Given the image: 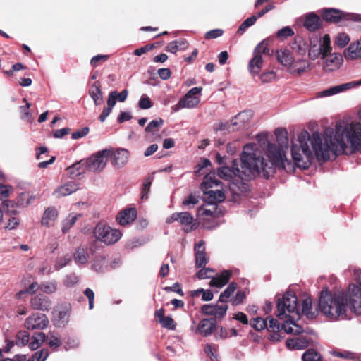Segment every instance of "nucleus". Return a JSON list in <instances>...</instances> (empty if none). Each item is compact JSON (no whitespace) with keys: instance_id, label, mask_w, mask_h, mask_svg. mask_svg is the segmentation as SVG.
<instances>
[{"instance_id":"412c9836","label":"nucleus","mask_w":361,"mask_h":361,"mask_svg":"<svg viewBox=\"0 0 361 361\" xmlns=\"http://www.w3.org/2000/svg\"><path fill=\"white\" fill-rule=\"evenodd\" d=\"M193 221L192 216L188 212H175L166 219V222L169 224L178 221L184 226H190Z\"/></svg>"},{"instance_id":"f704fd0d","label":"nucleus","mask_w":361,"mask_h":361,"mask_svg":"<svg viewBox=\"0 0 361 361\" xmlns=\"http://www.w3.org/2000/svg\"><path fill=\"white\" fill-rule=\"evenodd\" d=\"M85 170H87L85 168V160H81L67 168V171L71 178L79 176L85 173Z\"/></svg>"},{"instance_id":"e2e57ef3","label":"nucleus","mask_w":361,"mask_h":361,"mask_svg":"<svg viewBox=\"0 0 361 361\" xmlns=\"http://www.w3.org/2000/svg\"><path fill=\"white\" fill-rule=\"evenodd\" d=\"M216 207H214V209L200 208L198 209V215L202 216L203 219H205L207 217H212L214 216V214L215 212Z\"/></svg>"},{"instance_id":"6e6d98bb","label":"nucleus","mask_w":361,"mask_h":361,"mask_svg":"<svg viewBox=\"0 0 361 361\" xmlns=\"http://www.w3.org/2000/svg\"><path fill=\"white\" fill-rule=\"evenodd\" d=\"M17 343L22 345L29 344L30 334L25 331H21L16 335Z\"/></svg>"},{"instance_id":"864d4df0","label":"nucleus","mask_w":361,"mask_h":361,"mask_svg":"<svg viewBox=\"0 0 361 361\" xmlns=\"http://www.w3.org/2000/svg\"><path fill=\"white\" fill-rule=\"evenodd\" d=\"M79 281L78 276L75 274H70L66 276L63 284L66 287H73Z\"/></svg>"},{"instance_id":"1a4fd4ad","label":"nucleus","mask_w":361,"mask_h":361,"mask_svg":"<svg viewBox=\"0 0 361 361\" xmlns=\"http://www.w3.org/2000/svg\"><path fill=\"white\" fill-rule=\"evenodd\" d=\"M269 41L264 39L257 44L253 52V57L248 63V71L253 75H258L263 66L262 54L267 53L268 50Z\"/></svg>"},{"instance_id":"4468645a","label":"nucleus","mask_w":361,"mask_h":361,"mask_svg":"<svg viewBox=\"0 0 361 361\" xmlns=\"http://www.w3.org/2000/svg\"><path fill=\"white\" fill-rule=\"evenodd\" d=\"M48 325L49 319L47 317L41 313L32 314L25 319L24 324L27 330H42L46 329Z\"/></svg>"},{"instance_id":"5701e85b","label":"nucleus","mask_w":361,"mask_h":361,"mask_svg":"<svg viewBox=\"0 0 361 361\" xmlns=\"http://www.w3.org/2000/svg\"><path fill=\"white\" fill-rule=\"evenodd\" d=\"M224 199L225 195L221 190L203 191V200L209 204L216 205L217 202H221Z\"/></svg>"},{"instance_id":"39448f33","label":"nucleus","mask_w":361,"mask_h":361,"mask_svg":"<svg viewBox=\"0 0 361 361\" xmlns=\"http://www.w3.org/2000/svg\"><path fill=\"white\" fill-rule=\"evenodd\" d=\"M284 323L281 325L279 321L271 317H267L268 323L266 328L269 331L268 338L273 342H279L283 338L282 330L287 334H299L303 332L302 328L295 322V318L283 319Z\"/></svg>"},{"instance_id":"dca6fc26","label":"nucleus","mask_w":361,"mask_h":361,"mask_svg":"<svg viewBox=\"0 0 361 361\" xmlns=\"http://www.w3.org/2000/svg\"><path fill=\"white\" fill-rule=\"evenodd\" d=\"M129 152L123 148H118L116 150L109 149L111 164L116 167H122L128 161Z\"/></svg>"},{"instance_id":"4be33fe9","label":"nucleus","mask_w":361,"mask_h":361,"mask_svg":"<svg viewBox=\"0 0 361 361\" xmlns=\"http://www.w3.org/2000/svg\"><path fill=\"white\" fill-rule=\"evenodd\" d=\"M251 117L252 113L249 111H245L239 113L232 119L228 129L233 131L239 129L248 122Z\"/></svg>"},{"instance_id":"4c0bfd02","label":"nucleus","mask_w":361,"mask_h":361,"mask_svg":"<svg viewBox=\"0 0 361 361\" xmlns=\"http://www.w3.org/2000/svg\"><path fill=\"white\" fill-rule=\"evenodd\" d=\"M307 42L301 37H296L291 45L292 49L300 56H304L307 49Z\"/></svg>"},{"instance_id":"9b49d317","label":"nucleus","mask_w":361,"mask_h":361,"mask_svg":"<svg viewBox=\"0 0 361 361\" xmlns=\"http://www.w3.org/2000/svg\"><path fill=\"white\" fill-rule=\"evenodd\" d=\"M321 15L324 20L331 23H339L343 20L355 22L361 20L360 15L353 13H345L336 8H325L322 11Z\"/></svg>"},{"instance_id":"aec40b11","label":"nucleus","mask_w":361,"mask_h":361,"mask_svg":"<svg viewBox=\"0 0 361 361\" xmlns=\"http://www.w3.org/2000/svg\"><path fill=\"white\" fill-rule=\"evenodd\" d=\"M79 184L74 181H68L58 187L54 192L53 195L56 198H61L69 195L79 189Z\"/></svg>"},{"instance_id":"49530a36","label":"nucleus","mask_w":361,"mask_h":361,"mask_svg":"<svg viewBox=\"0 0 361 361\" xmlns=\"http://www.w3.org/2000/svg\"><path fill=\"white\" fill-rule=\"evenodd\" d=\"M153 181V177L149 176L147 178H145L142 188L141 191V199L142 200H147L149 197V193L150 191V187L152 185V183Z\"/></svg>"},{"instance_id":"393cba45","label":"nucleus","mask_w":361,"mask_h":361,"mask_svg":"<svg viewBox=\"0 0 361 361\" xmlns=\"http://www.w3.org/2000/svg\"><path fill=\"white\" fill-rule=\"evenodd\" d=\"M137 216V211L134 208L126 209L118 213L116 220L121 226H126L134 221Z\"/></svg>"},{"instance_id":"f257e3e1","label":"nucleus","mask_w":361,"mask_h":361,"mask_svg":"<svg viewBox=\"0 0 361 361\" xmlns=\"http://www.w3.org/2000/svg\"><path fill=\"white\" fill-rule=\"evenodd\" d=\"M300 145L291 146V154L297 166L307 169L315 157L319 161H326L331 157L343 154L350 144L353 151L361 150V129L359 123H348L339 121L336 124L335 131L327 128L324 132H313L312 135L306 130L298 135Z\"/></svg>"},{"instance_id":"ddd939ff","label":"nucleus","mask_w":361,"mask_h":361,"mask_svg":"<svg viewBox=\"0 0 361 361\" xmlns=\"http://www.w3.org/2000/svg\"><path fill=\"white\" fill-rule=\"evenodd\" d=\"M214 273V271L212 269L204 268L197 272V276L199 279L212 278L209 285L211 286L221 288L228 283L231 276V274L228 270H224L220 275L216 276V277H212V274Z\"/></svg>"},{"instance_id":"a18cd8bd","label":"nucleus","mask_w":361,"mask_h":361,"mask_svg":"<svg viewBox=\"0 0 361 361\" xmlns=\"http://www.w3.org/2000/svg\"><path fill=\"white\" fill-rule=\"evenodd\" d=\"M49 355V351L47 349H42L32 354L31 357L27 355L28 361H45Z\"/></svg>"},{"instance_id":"58836bf2","label":"nucleus","mask_w":361,"mask_h":361,"mask_svg":"<svg viewBox=\"0 0 361 361\" xmlns=\"http://www.w3.org/2000/svg\"><path fill=\"white\" fill-rule=\"evenodd\" d=\"M46 338V335L43 332H39L34 335L31 341L29 343V348L32 350H36L41 346V345L44 343Z\"/></svg>"},{"instance_id":"5fc2aeb1","label":"nucleus","mask_w":361,"mask_h":361,"mask_svg":"<svg viewBox=\"0 0 361 361\" xmlns=\"http://www.w3.org/2000/svg\"><path fill=\"white\" fill-rule=\"evenodd\" d=\"M164 121L161 118L153 120L150 121L145 128L146 132H154L159 129V128L163 124Z\"/></svg>"},{"instance_id":"423d86ee","label":"nucleus","mask_w":361,"mask_h":361,"mask_svg":"<svg viewBox=\"0 0 361 361\" xmlns=\"http://www.w3.org/2000/svg\"><path fill=\"white\" fill-rule=\"evenodd\" d=\"M277 317L280 319L295 318V322L300 317V310L296 295L287 291L277 302Z\"/></svg>"},{"instance_id":"0eeeda50","label":"nucleus","mask_w":361,"mask_h":361,"mask_svg":"<svg viewBox=\"0 0 361 361\" xmlns=\"http://www.w3.org/2000/svg\"><path fill=\"white\" fill-rule=\"evenodd\" d=\"M324 54L322 57L323 60L322 68L326 72L334 71L339 68L343 62L341 54L331 53V39L328 34L324 35Z\"/></svg>"},{"instance_id":"052dcab7","label":"nucleus","mask_w":361,"mask_h":361,"mask_svg":"<svg viewBox=\"0 0 361 361\" xmlns=\"http://www.w3.org/2000/svg\"><path fill=\"white\" fill-rule=\"evenodd\" d=\"M109 58V56L106 55V54L105 55L99 54V55L94 56L92 58V59L90 61V64L93 67H97L100 64V62H104L106 60H108Z\"/></svg>"},{"instance_id":"c9c22d12","label":"nucleus","mask_w":361,"mask_h":361,"mask_svg":"<svg viewBox=\"0 0 361 361\" xmlns=\"http://www.w3.org/2000/svg\"><path fill=\"white\" fill-rule=\"evenodd\" d=\"M276 59L283 66L291 67L293 63V58L288 49H281L276 52Z\"/></svg>"},{"instance_id":"8fccbe9b","label":"nucleus","mask_w":361,"mask_h":361,"mask_svg":"<svg viewBox=\"0 0 361 361\" xmlns=\"http://www.w3.org/2000/svg\"><path fill=\"white\" fill-rule=\"evenodd\" d=\"M57 289V285L55 281L44 282L41 284L40 290L47 294H51L56 292Z\"/></svg>"},{"instance_id":"37998d69","label":"nucleus","mask_w":361,"mask_h":361,"mask_svg":"<svg viewBox=\"0 0 361 361\" xmlns=\"http://www.w3.org/2000/svg\"><path fill=\"white\" fill-rule=\"evenodd\" d=\"M237 288L235 283H231L222 292L219 296V300L221 302H227L230 296L234 293Z\"/></svg>"},{"instance_id":"e433bc0d","label":"nucleus","mask_w":361,"mask_h":361,"mask_svg":"<svg viewBox=\"0 0 361 361\" xmlns=\"http://www.w3.org/2000/svg\"><path fill=\"white\" fill-rule=\"evenodd\" d=\"M291 73L301 75L302 73L308 71L310 69V63L306 60H298L293 61L291 67Z\"/></svg>"},{"instance_id":"7ed1b4c3","label":"nucleus","mask_w":361,"mask_h":361,"mask_svg":"<svg viewBox=\"0 0 361 361\" xmlns=\"http://www.w3.org/2000/svg\"><path fill=\"white\" fill-rule=\"evenodd\" d=\"M319 312L329 321L350 319L349 312L361 314V287L350 284L346 292H331L327 288L320 293Z\"/></svg>"},{"instance_id":"0e129e2a","label":"nucleus","mask_w":361,"mask_h":361,"mask_svg":"<svg viewBox=\"0 0 361 361\" xmlns=\"http://www.w3.org/2000/svg\"><path fill=\"white\" fill-rule=\"evenodd\" d=\"M245 297H246L245 292L238 291L236 293L235 296L234 298H233L231 300L233 305H238L241 304L243 302Z\"/></svg>"},{"instance_id":"2eb2a0df","label":"nucleus","mask_w":361,"mask_h":361,"mask_svg":"<svg viewBox=\"0 0 361 361\" xmlns=\"http://www.w3.org/2000/svg\"><path fill=\"white\" fill-rule=\"evenodd\" d=\"M358 85H361V79L357 81H351L349 82L341 84L338 85H336L334 87H331L327 90H325L324 91L319 92L317 93L318 97H329L331 95L336 94L340 92H345L348 90L354 88Z\"/></svg>"},{"instance_id":"6ab92c4d","label":"nucleus","mask_w":361,"mask_h":361,"mask_svg":"<svg viewBox=\"0 0 361 361\" xmlns=\"http://www.w3.org/2000/svg\"><path fill=\"white\" fill-rule=\"evenodd\" d=\"M51 301L47 297L42 295H37L32 298L30 305L34 310L40 311H49L51 307Z\"/></svg>"},{"instance_id":"7c9ffc66","label":"nucleus","mask_w":361,"mask_h":361,"mask_svg":"<svg viewBox=\"0 0 361 361\" xmlns=\"http://www.w3.org/2000/svg\"><path fill=\"white\" fill-rule=\"evenodd\" d=\"M58 216V211L54 207L47 208L43 214L42 224L49 227L52 226Z\"/></svg>"},{"instance_id":"72a5a7b5","label":"nucleus","mask_w":361,"mask_h":361,"mask_svg":"<svg viewBox=\"0 0 361 361\" xmlns=\"http://www.w3.org/2000/svg\"><path fill=\"white\" fill-rule=\"evenodd\" d=\"M274 133L279 145L278 147L286 151L289 142L287 130L285 128H276Z\"/></svg>"},{"instance_id":"f8f14e48","label":"nucleus","mask_w":361,"mask_h":361,"mask_svg":"<svg viewBox=\"0 0 361 361\" xmlns=\"http://www.w3.org/2000/svg\"><path fill=\"white\" fill-rule=\"evenodd\" d=\"M109 157V149L100 150L86 159L85 168L90 172H100L106 166Z\"/></svg>"},{"instance_id":"6e6552de","label":"nucleus","mask_w":361,"mask_h":361,"mask_svg":"<svg viewBox=\"0 0 361 361\" xmlns=\"http://www.w3.org/2000/svg\"><path fill=\"white\" fill-rule=\"evenodd\" d=\"M93 233L96 239L106 245H112L116 243L122 236L119 230L113 229L103 222H99L97 224Z\"/></svg>"},{"instance_id":"a878e982","label":"nucleus","mask_w":361,"mask_h":361,"mask_svg":"<svg viewBox=\"0 0 361 361\" xmlns=\"http://www.w3.org/2000/svg\"><path fill=\"white\" fill-rule=\"evenodd\" d=\"M304 27L309 31H315L321 27V20L318 15L314 12L307 13L304 20Z\"/></svg>"},{"instance_id":"13d9d810","label":"nucleus","mask_w":361,"mask_h":361,"mask_svg":"<svg viewBox=\"0 0 361 361\" xmlns=\"http://www.w3.org/2000/svg\"><path fill=\"white\" fill-rule=\"evenodd\" d=\"M159 323L167 329L174 330L176 328V323L171 317H165Z\"/></svg>"},{"instance_id":"bf43d9fd","label":"nucleus","mask_w":361,"mask_h":361,"mask_svg":"<svg viewBox=\"0 0 361 361\" xmlns=\"http://www.w3.org/2000/svg\"><path fill=\"white\" fill-rule=\"evenodd\" d=\"M196 257V266L197 267H204L207 264L209 259L206 255V253L197 254Z\"/></svg>"},{"instance_id":"69168bd1","label":"nucleus","mask_w":361,"mask_h":361,"mask_svg":"<svg viewBox=\"0 0 361 361\" xmlns=\"http://www.w3.org/2000/svg\"><path fill=\"white\" fill-rule=\"evenodd\" d=\"M104 259L103 257L96 258L92 264V269L97 272L102 271L104 265Z\"/></svg>"},{"instance_id":"20e7f679","label":"nucleus","mask_w":361,"mask_h":361,"mask_svg":"<svg viewBox=\"0 0 361 361\" xmlns=\"http://www.w3.org/2000/svg\"><path fill=\"white\" fill-rule=\"evenodd\" d=\"M245 168L243 161V153L240 159H234L232 165L229 166H221L218 169L217 174L219 178L231 181L228 185L229 190L232 193V198L234 202H238L242 194L249 190V185L245 180L251 179L255 176H248L244 173Z\"/></svg>"},{"instance_id":"c756f323","label":"nucleus","mask_w":361,"mask_h":361,"mask_svg":"<svg viewBox=\"0 0 361 361\" xmlns=\"http://www.w3.org/2000/svg\"><path fill=\"white\" fill-rule=\"evenodd\" d=\"M309 341L305 337H299L288 339L286 341V347L291 350H302L307 348Z\"/></svg>"},{"instance_id":"09e8293b","label":"nucleus","mask_w":361,"mask_h":361,"mask_svg":"<svg viewBox=\"0 0 361 361\" xmlns=\"http://www.w3.org/2000/svg\"><path fill=\"white\" fill-rule=\"evenodd\" d=\"M71 255L69 254L66 255L63 257H58L55 262V269L59 270L66 267L71 261Z\"/></svg>"},{"instance_id":"3c124183","label":"nucleus","mask_w":361,"mask_h":361,"mask_svg":"<svg viewBox=\"0 0 361 361\" xmlns=\"http://www.w3.org/2000/svg\"><path fill=\"white\" fill-rule=\"evenodd\" d=\"M294 35L293 30L290 26H286L279 30L276 34V37L279 39H286Z\"/></svg>"},{"instance_id":"680f3d73","label":"nucleus","mask_w":361,"mask_h":361,"mask_svg":"<svg viewBox=\"0 0 361 361\" xmlns=\"http://www.w3.org/2000/svg\"><path fill=\"white\" fill-rule=\"evenodd\" d=\"M152 106V102L148 97L142 95L139 101V107L142 109H148Z\"/></svg>"},{"instance_id":"a19ab883","label":"nucleus","mask_w":361,"mask_h":361,"mask_svg":"<svg viewBox=\"0 0 361 361\" xmlns=\"http://www.w3.org/2000/svg\"><path fill=\"white\" fill-rule=\"evenodd\" d=\"M80 214H70L66 219L62 221L61 231L63 233H67L70 228L75 224Z\"/></svg>"},{"instance_id":"b1692460","label":"nucleus","mask_w":361,"mask_h":361,"mask_svg":"<svg viewBox=\"0 0 361 361\" xmlns=\"http://www.w3.org/2000/svg\"><path fill=\"white\" fill-rule=\"evenodd\" d=\"M93 253V249L92 247L87 249L84 247H78L74 254L73 259L78 266L85 265L90 257V254Z\"/></svg>"},{"instance_id":"c03bdc74","label":"nucleus","mask_w":361,"mask_h":361,"mask_svg":"<svg viewBox=\"0 0 361 361\" xmlns=\"http://www.w3.org/2000/svg\"><path fill=\"white\" fill-rule=\"evenodd\" d=\"M350 37L347 33L340 32L335 37L334 43L337 47L343 48L350 42Z\"/></svg>"},{"instance_id":"a211bd4d","label":"nucleus","mask_w":361,"mask_h":361,"mask_svg":"<svg viewBox=\"0 0 361 361\" xmlns=\"http://www.w3.org/2000/svg\"><path fill=\"white\" fill-rule=\"evenodd\" d=\"M227 310V305H214L207 304L202 307V311L204 314L214 316L216 319L222 318L226 314Z\"/></svg>"},{"instance_id":"338daca9","label":"nucleus","mask_w":361,"mask_h":361,"mask_svg":"<svg viewBox=\"0 0 361 361\" xmlns=\"http://www.w3.org/2000/svg\"><path fill=\"white\" fill-rule=\"evenodd\" d=\"M204 351L212 360H217L216 352L212 345L207 344L204 348Z\"/></svg>"},{"instance_id":"bb28decb","label":"nucleus","mask_w":361,"mask_h":361,"mask_svg":"<svg viewBox=\"0 0 361 361\" xmlns=\"http://www.w3.org/2000/svg\"><path fill=\"white\" fill-rule=\"evenodd\" d=\"M319 312V307L313 310L312 301L310 297H307L302 300L301 312L307 319H315Z\"/></svg>"},{"instance_id":"473e14b6","label":"nucleus","mask_w":361,"mask_h":361,"mask_svg":"<svg viewBox=\"0 0 361 361\" xmlns=\"http://www.w3.org/2000/svg\"><path fill=\"white\" fill-rule=\"evenodd\" d=\"M89 94L93 99L96 106H99L103 103V97L99 82L96 81L94 82L89 90Z\"/></svg>"},{"instance_id":"cd10ccee","label":"nucleus","mask_w":361,"mask_h":361,"mask_svg":"<svg viewBox=\"0 0 361 361\" xmlns=\"http://www.w3.org/2000/svg\"><path fill=\"white\" fill-rule=\"evenodd\" d=\"M216 324L214 319H203L199 323L197 331L203 336H208L213 332Z\"/></svg>"},{"instance_id":"4d7b16f0","label":"nucleus","mask_w":361,"mask_h":361,"mask_svg":"<svg viewBox=\"0 0 361 361\" xmlns=\"http://www.w3.org/2000/svg\"><path fill=\"white\" fill-rule=\"evenodd\" d=\"M47 343L50 348H56L59 347L61 344V339L51 334L47 336Z\"/></svg>"},{"instance_id":"9d476101","label":"nucleus","mask_w":361,"mask_h":361,"mask_svg":"<svg viewBox=\"0 0 361 361\" xmlns=\"http://www.w3.org/2000/svg\"><path fill=\"white\" fill-rule=\"evenodd\" d=\"M202 90L201 87H195L190 89L178 102L171 107L174 112L182 109H193L198 106L200 102V94Z\"/></svg>"},{"instance_id":"f03ea898","label":"nucleus","mask_w":361,"mask_h":361,"mask_svg":"<svg viewBox=\"0 0 361 361\" xmlns=\"http://www.w3.org/2000/svg\"><path fill=\"white\" fill-rule=\"evenodd\" d=\"M257 140L261 145L267 144L266 154L268 159L262 157L255 144L249 143L245 145L243 151V161L245 168L244 173L247 176L259 175L268 179L274 173L276 167L286 169V164L290 163L286 157V151L274 143L268 142L266 133L259 134Z\"/></svg>"},{"instance_id":"774afa93","label":"nucleus","mask_w":361,"mask_h":361,"mask_svg":"<svg viewBox=\"0 0 361 361\" xmlns=\"http://www.w3.org/2000/svg\"><path fill=\"white\" fill-rule=\"evenodd\" d=\"M223 32V30L221 29L212 30L205 34V38L208 39H215L221 36Z\"/></svg>"},{"instance_id":"f3484780","label":"nucleus","mask_w":361,"mask_h":361,"mask_svg":"<svg viewBox=\"0 0 361 361\" xmlns=\"http://www.w3.org/2000/svg\"><path fill=\"white\" fill-rule=\"evenodd\" d=\"M324 37L322 39L315 38L310 39L308 52L309 58L312 60H315L320 55L322 57L323 54H324Z\"/></svg>"},{"instance_id":"603ef678","label":"nucleus","mask_w":361,"mask_h":361,"mask_svg":"<svg viewBox=\"0 0 361 361\" xmlns=\"http://www.w3.org/2000/svg\"><path fill=\"white\" fill-rule=\"evenodd\" d=\"M251 326L257 331H261L267 326V319L264 320L261 317H257L252 319Z\"/></svg>"},{"instance_id":"de8ad7c7","label":"nucleus","mask_w":361,"mask_h":361,"mask_svg":"<svg viewBox=\"0 0 361 361\" xmlns=\"http://www.w3.org/2000/svg\"><path fill=\"white\" fill-rule=\"evenodd\" d=\"M257 21L256 18L252 15V16L247 18L238 27L237 31L238 34L242 35L243 34L246 30L253 25Z\"/></svg>"},{"instance_id":"c85d7f7f","label":"nucleus","mask_w":361,"mask_h":361,"mask_svg":"<svg viewBox=\"0 0 361 361\" xmlns=\"http://www.w3.org/2000/svg\"><path fill=\"white\" fill-rule=\"evenodd\" d=\"M344 56L346 59H361V40L352 42L348 48L345 50Z\"/></svg>"},{"instance_id":"2f4dec72","label":"nucleus","mask_w":361,"mask_h":361,"mask_svg":"<svg viewBox=\"0 0 361 361\" xmlns=\"http://www.w3.org/2000/svg\"><path fill=\"white\" fill-rule=\"evenodd\" d=\"M221 182L216 178L214 172H209L207 173L203 179V181L200 185L201 190L205 191L209 188L218 186Z\"/></svg>"},{"instance_id":"ea45409f","label":"nucleus","mask_w":361,"mask_h":361,"mask_svg":"<svg viewBox=\"0 0 361 361\" xmlns=\"http://www.w3.org/2000/svg\"><path fill=\"white\" fill-rule=\"evenodd\" d=\"M69 321V312L68 310L59 311L55 315V324L58 327L65 326Z\"/></svg>"},{"instance_id":"79ce46f5","label":"nucleus","mask_w":361,"mask_h":361,"mask_svg":"<svg viewBox=\"0 0 361 361\" xmlns=\"http://www.w3.org/2000/svg\"><path fill=\"white\" fill-rule=\"evenodd\" d=\"M302 361H322V357L314 349L307 350L302 355Z\"/></svg>"}]
</instances>
